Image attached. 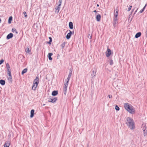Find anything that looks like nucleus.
Segmentation results:
<instances>
[{
	"label": "nucleus",
	"instance_id": "nucleus-1",
	"mask_svg": "<svg viewBox=\"0 0 147 147\" xmlns=\"http://www.w3.org/2000/svg\"><path fill=\"white\" fill-rule=\"evenodd\" d=\"M126 124L131 129H134L135 128L134 123L133 119L130 117H128L126 119Z\"/></svg>",
	"mask_w": 147,
	"mask_h": 147
},
{
	"label": "nucleus",
	"instance_id": "nucleus-2",
	"mask_svg": "<svg viewBox=\"0 0 147 147\" xmlns=\"http://www.w3.org/2000/svg\"><path fill=\"white\" fill-rule=\"evenodd\" d=\"M124 107L127 111L130 113L133 114L135 113V111L132 108L131 105H129L128 103H126L124 104Z\"/></svg>",
	"mask_w": 147,
	"mask_h": 147
},
{
	"label": "nucleus",
	"instance_id": "nucleus-3",
	"mask_svg": "<svg viewBox=\"0 0 147 147\" xmlns=\"http://www.w3.org/2000/svg\"><path fill=\"white\" fill-rule=\"evenodd\" d=\"M39 79L38 76H37L33 81V85L32 86V90H35L37 87L39 82Z\"/></svg>",
	"mask_w": 147,
	"mask_h": 147
},
{
	"label": "nucleus",
	"instance_id": "nucleus-4",
	"mask_svg": "<svg viewBox=\"0 0 147 147\" xmlns=\"http://www.w3.org/2000/svg\"><path fill=\"white\" fill-rule=\"evenodd\" d=\"M106 55L107 57H109L110 56L111 54V50L108 48L107 51L105 52Z\"/></svg>",
	"mask_w": 147,
	"mask_h": 147
},
{
	"label": "nucleus",
	"instance_id": "nucleus-5",
	"mask_svg": "<svg viewBox=\"0 0 147 147\" xmlns=\"http://www.w3.org/2000/svg\"><path fill=\"white\" fill-rule=\"evenodd\" d=\"M30 47L29 46H28L26 47L25 49V51L26 53L30 54V53L31 52V50L30 49Z\"/></svg>",
	"mask_w": 147,
	"mask_h": 147
},
{
	"label": "nucleus",
	"instance_id": "nucleus-6",
	"mask_svg": "<svg viewBox=\"0 0 147 147\" xmlns=\"http://www.w3.org/2000/svg\"><path fill=\"white\" fill-rule=\"evenodd\" d=\"M57 100V98H54L53 99H52L51 98H48V101L49 102H50L52 103H54L56 102V101Z\"/></svg>",
	"mask_w": 147,
	"mask_h": 147
},
{
	"label": "nucleus",
	"instance_id": "nucleus-7",
	"mask_svg": "<svg viewBox=\"0 0 147 147\" xmlns=\"http://www.w3.org/2000/svg\"><path fill=\"white\" fill-rule=\"evenodd\" d=\"M13 34L12 33H10L7 36L6 38L7 39H9L12 38L13 37Z\"/></svg>",
	"mask_w": 147,
	"mask_h": 147
},
{
	"label": "nucleus",
	"instance_id": "nucleus-8",
	"mask_svg": "<svg viewBox=\"0 0 147 147\" xmlns=\"http://www.w3.org/2000/svg\"><path fill=\"white\" fill-rule=\"evenodd\" d=\"M10 144V143L9 141L6 142L4 145V147H9Z\"/></svg>",
	"mask_w": 147,
	"mask_h": 147
},
{
	"label": "nucleus",
	"instance_id": "nucleus-9",
	"mask_svg": "<svg viewBox=\"0 0 147 147\" xmlns=\"http://www.w3.org/2000/svg\"><path fill=\"white\" fill-rule=\"evenodd\" d=\"M101 19V16L99 14H98V15H97L96 16V19L97 21L98 22H99L100 21Z\"/></svg>",
	"mask_w": 147,
	"mask_h": 147
},
{
	"label": "nucleus",
	"instance_id": "nucleus-10",
	"mask_svg": "<svg viewBox=\"0 0 147 147\" xmlns=\"http://www.w3.org/2000/svg\"><path fill=\"white\" fill-rule=\"evenodd\" d=\"M34 109H32L30 112V117L31 118H32L33 117L34 114Z\"/></svg>",
	"mask_w": 147,
	"mask_h": 147
},
{
	"label": "nucleus",
	"instance_id": "nucleus-11",
	"mask_svg": "<svg viewBox=\"0 0 147 147\" xmlns=\"http://www.w3.org/2000/svg\"><path fill=\"white\" fill-rule=\"evenodd\" d=\"M58 94V91L54 90L53 91L52 93V95L53 96H56Z\"/></svg>",
	"mask_w": 147,
	"mask_h": 147
},
{
	"label": "nucleus",
	"instance_id": "nucleus-12",
	"mask_svg": "<svg viewBox=\"0 0 147 147\" xmlns=\"http://www.w3.org/2000/svg\"><path fill=\"white\" fill-rule=\"evenodd\" d=\"M53 55L52 53H49L48 54V57L49 59L50 60H52V58L51 57V56Z\"/></svg>",
	"mask_w": 147,
	"mask_h": 147
},
{
	"label": "nucleus",
	"instance_id": "nucleus-13",
	"mask_svg": "<svg viewBox=\"0 0 147 147\" xmlns=\"http://www.w3.org/2000/svg\"><path fill=\"white\" fill-rule=\"evenodd\" d=\"M141 35V33L140 32H138L135 35V37L137 38L139 37H140Z\"/></svg>",
	"mask_w": 147,
	"mask_h": 147
},
{
	"label": "nucleus",
	"instance_id": "nucleus-14",
	"mask_svg": "<svg viewBox=\"0 0 147 147\" xmlns=\"http://www.w3.org/2000/svg\"><path fill=\"white\" fill-rule=\"evenodd\" d=\"M69 27L70 29H72L73 28V25L72 22H70L69 23Z\"/></svg>",
	"mask_w": 147,
	"mask_h": 147
},
{
	"label": "nucleus",
	"instance_id": "nucleus-15",
	"mask_svg": "<svg viewBox=\"0 0 147 147\" xmlns=\"http://www.w3.org/2000/svg\"><path fill=\"white\" fill-rule=\"evenodd\" d=\"M96 75V71H93L92 72V74H91L92 78H93Z\"/></svg>",
	"mask_w": 147,
	"mask_h": 147
},
{
	"label": "nucleus",
	"instance_id": "nucleus-16",
	"mask_svg": "<svg viewBox=\"0 0 147 147\" xmlns=\"http://www.w3.org/2000/svg\"><path fill=\"white\" fill-rule=\"evenodd\" d=\"M0 84L2 85H4L5 84V81L3 80H0Z\"/></svg>",
	"mask_w": 147,
	"mask_h": 147
},
{
	"label": "nucleus",
	"instance_id": "nucleus-17",
	"mask_svg": "<svg viewBox=\"0 0 147 147\" xmlns=\"http://www.w3.org/2000/svg\"><path fill=\"white\" fill-rule=\"evenodd\" d=\"M12 20V17L11 16L8 19V23L9 24H10L11 23V21Z\"/></svg>",
	"mask_w": 147,
	"mask_h": 147
},
{
	"label": "nucleus",
	"instance_id": "nucleus-18",
	"mask_svg": "<svg viewBox=\"0 0 147 147\" xmlns=\"http://www.w3.org/2000/svg\"><path fill=\"white\" fill-rule=\"evenodd\" d=\"M27 71V68L24 69L22 72V74L23 75Z\"/></svg>",
	"mask_w": 147,
	"mask_h": 147
},
{
	"label": "nucleus",
	"instance_id": "nucleus-19",
	"mask_svg": "<svg viewBox=\"0 0 147 147\" xmlns=\"http://www.w3.org/2000/svg\"><path fill=\"white\" fill-rule=\"evenodd\" d=\"M6 67L7 68V71H9L10 70V67L9 64L8 63H7L6 64Z\"/></svg>",
	"mask_w": 147,
	"mask_h": 147
},
{
	"label": "nucleus",
	"instance_id": "nucleus-20",
	"mask_svg": "<svg viewBox=\"0 0 147 147\" xmlns=\"http://www.w3.org/2000/svg\"><path fill=\"white\" fill-rule=\"evenodd\" d=\"M71 35H70V34H69L68 33L67 34V35L66 36V38L67 39H69L71 37Z\"/></svg>",
	"mask_w": 147,
	"mask_h": 147
},
{
	"label": "nucleus",
	"instance_id": "nucleus-21",
	"mask_svg": "<svg viewBox=\"0 0 147 147\" xmlns=\"http://www.w3.org/2000/svg\"><path fill=\"white\" fill-rule=\"evenodd\" d=\"M146 5V4L145 5V6L140 11L139 13H141L144 11Z\"/></svg>",
	"mask_w": 147,
	"mask_h": 147
},
{
	"label": "nucleus",
	"instance_id": "nucleus-22",
	"mask_svg": "<svg viewBox=\"0 0 147 147\" xmlns=\"http://www.w3.org/2000/svg\"><path fill=\"white\" fill-rule=\"evenodd\" d=\"M8 79L10 82H12V76H9V77L8 78Z\"/></svg>",
	"mask_w": 147,
	"mask_h": 147
},
{
	"label": "nucleus",
	"instance_id": "nucleus-23",
	"mask_svg": "<svg viewBox=\"0 0 147 147\" xmlns=\"http://www.w3.org/2000/svg\"><path fill=\"white\" fill-rule=\"evenodd\" d=\"M65 42H64L63 43H62L61 45V47H62V49H63L65 46Z\"/></svg>",
	"mask_w": 147,
	"mask_h": 147
},
{
	"label": "nucleus",
	"instance_id": "nucleus-24",
	"mask_svg": "<svg viewBox=\"0 0 147 147\" xmlns=\"http://www.w3.org/2000/svg\"><path fill=\"white\" fill-rule=\"evenodd\" d=\"M68 83H67V82L66 83H65L64 84V88H67L68 86Z\"/></svg>",
	"mask_w": 147,
	"mask_h": 147
},
{
	"label": "nucleus",
	"instance_id": "nucleus-25",
	"mask_svg": "<svg viewBox=\"0 0 147 147\" xmlns=\"http://www.w3.org/2000/svg\"><path fill=\"white\" fill-rule=\"evenodd\" d=\"M12 31L13 32H14L16 33H18V32L16 31V30L14 28H13L12 29Z\"/></svg>",
	"mask_w": 147,
	"mask_h": 147
},
{
	"label": "nucleus",
	"instance_id": "nucleus-26",
	"mask_svg": "<svg viewBox=\"0 0 147 147\" xmlns=\"http://www.w3.org/2000/svg\"><path fill=\"white\" fill-rule=\"evenodd\" d=\"M49 39L50 40L49 42H48V43L49 44H51V42L52 41V38L51 37H49Z\"/></svg>",
	"mask_w": 147,
	"mask_h": 147
},
{
	"label": "nucleus",
	"instance_id": "nucleus-27",
	"mask_svg": "<svg viewBox=\"0 0 147 147\" xmlns=\"http://www.w3.org/2000/svg\"><path fill=\"white\" fill-rule=\"evenodd\" d=\"M67 88H63V92L64 94L65 95L67 92Z\"/></svg>",
	"mask_w": 147,
	"mask_h": 147
},
{
	"label": "nucleus",
	"instance_id": "nucleus-28",
	"mask_svg": "<svg viewBox=\"0 0 147 147\" xmlns=\"http://www.w3.org/2000/svg\"><path fill=\"white\" fill-rule=\"evenodd\" d=\"M71 77H68L66 80H65V81H66V82L67 83H68L69 81V80L70 78Z\"/></svg>",
	"mask_w": 147,
	"mask_h": 147
},
{
	"label": "nucleus",
	"instance_id": "nucleus-29",
	"mask_svg": "<svg viewBox=\"0 0 147 147\" xmlns=\"http://www.w3.org/2000/svg\"><path fill=\"white\" fill-rule=\"evenodd\" d=\"M118 12L116 11L115 12H114V16L116 17H117L118 16Z\"/></svg>",
	"mask_w": 147,
	"mask_h": 147
},
{
	"label": "nucleus",
	"instance_id": "nucleus-30",
	"mask_svg": "<svg viewBox=\"0 0 147 147\" xmlns=\"http://www.w3.org/2000/svg\"><path fill=\"white\" fill-rule=\"evenodd\" d=\"M115 109L117 110V111H119V107L117 106V105H116L115 107Z\"/></svg>",
	"mask_w": 147,
	"mask_h": 147
},
{
	"label": "nucleus",
	"instance_id": "nucleus-31",
	"mask_svg": "<svg viewBox=\"0 0 147 147\" xmlns=\"http://www.w3.org/2000/svg\"><path fill=\"white\" fill-rule=\"evenodd\" d=\"M7 71L8 72V74L9 75V76H11L10 70H9V71Z\"/></svg>",
	"mask_w": 147,
	"mask_h": 147
},
{
	"label": "nucleus",
	"instance_id": "nucleus-32",
	"mask_svg": "<svg viewBox=\"0 0 147 147\" xmlns=\"http://www.w3.org/2000/svg\"><path fill=\"white\" fill-rule=\"evenodd\" d=\"M117 21H114L113 22V26H114V27H115V25L116 24H117Z\"/></svg>",
	"mask_w": 147,
	"mask_h": 147
},
{
	"label": "nucleus",
	"instance_id": "nucleus-33",
	"mask_svg": "<svg viewBox=\"0 0 147 147\" xmlns=\"http://www.w3.org/2000/svg\"><path fill=\"white\" fill-rule=\"evenodd\" d=\"M110 65H112L113 63V61L111 59L109 62Z\"/></svg>",
	"mask_w": 147,
	"mask_h": 147
},
{
	"label": "nucleus",
	"instance_id": "nucleus-34",
	"mask_svg": "<svg viewBox=\"0 0 147 147\" xmlns=\"http://www.w3.org/2000/svg\"><path fill=\"white\" fill-rule=\"evenodd\" d=\"M117 17H115L114 16V19H113V21H117Z\"/></svg>",
	"mask_w": 147,
	"mask_h": 147
},
{
	"label": "nucleus",
	"instance_id": "nucleus-35",
	"mask_svg": "<svg viewBox=\"0 0 147 147\" xmlns=\"http://www.w3.org/2000/svg\"><path fill=\"white\" fill-rule=\"evenodd\" d=\"M24 15V17H27V15L26 14V12L24 11L23 13Z\"/></svg>",
	"mask_w": 147,
	"mask_h": 147
},
{
	"label": "nucleus",
	"instance_id": "nucleus-36",
	"mask_svg": "<svg viewBox=\"0 0 147 147\" xmlns=\"http://www.w3.org/2000/svg\"><path fill=\"white\" fill-rule=\"evenodd\" d=\"M132 7V6H129V7L128 8V9L127 10L128 11H129L131 9V7Z\"/></svg>",
	"mask_w": 147,
	"mask_h": 147
},
{
	"label": "nucleus",
	"instance_id": "nucleus-37",
	"mask_svg": "<svg viewBox=\"0 0 147 147\" xmlns=\"http://www.w3.org/2000/svg\"><path fill=\"white\" fill-rule=\"evenodd\" d=\"M55 9L56 10L55 11V13H58L59 12V11L58 10H57V9L56 8H55Z\"/></svg>",
	"mask_w": 147,
	"mask_h": 147
},
{
	"label": "nucleus",
	"instance_id": "nucleus-38",
	"mask_svg": "<svg viewBox=\"0 0 147 147\" xmlns=\"http://www.w3.org/2000/svg\"><path fill=\"white\" fill-rule=\"evenodd\" d=\"M4 62L3 59H1L0 61V65L2 64Z\"/></svg>",
	"mask_w": 147,
	"mask_h": 147
},
{
	"label": "nucleus",
	"instance_id": "nucleus-39",
	"mask_svg": "<svg viewBox=\"0 0 147 147\" xmlns=\"http://www.w3.org/2000/svg\"><path fill=\"white\" fill-rule=\"evenodd\" d=\"M88 38H89L90 39H91L92 38L91 35L90 34H88Z\"/></svg>",
	"mask_w": 147,
	"mask_h": 147
},
{
	"label": "nucleus",
	"instance_id": "nucleus-40",
	"mask_svg": "<svg viewBox=\"0 0 147 147\" xmlns=\"http://www.w3.org/2000/svg\"><path fill=\"white\" fill-rule=\"evenodd\" d=\"M56 97H55L54 96H49L48 98H51L52 99H53L54 98H55Z\"/></svg>",
	"mask_w": 147,
	"mask_h": 147
},
{
	"label": "nucleus",
	"instance_id": "nucleus-41",
	"mask_svg": "<svg viewBox=\"0 0 147 147\" xmlns=\"http://www.w3.org/2000/svg\"><path fill=\"white\" fill-rule=\"evenodd\" d=\"M115 11H116L118 12V11H119V9H118V7H117L115 9Z\"/></svg>",
	"mask_w": 147,
	"mask_h": 147
},
{
	"label": "nucleus",
	"instance_id": "nucleus-42",
	"mask_svg": "<svg viewBox=\"0 0 147 147\" xmlns=\"http://www.w3.org/2000/svg\"><path fill=\"white\" fill-rule=\"evenodd\" d=\"M55 8L57 9V10H58L59 11L60 9V7H56Z\"/></svg>",
	"mask_w": 147,
	"mask_h": 147
},
{
	"label": "nucleus",
	"instance_id": "nucleus-43",
	"mask_svg": "<svg viewBox=\"0 0 147 147\" xmlns=\"http://www.w3.org/2000/svg\"><path fill=\"white\" fill-rule=\"evenodd\" d=\"M138 9V8H137V9H136V10L135 11V12H134V15H135L136 13V12H137Z\"/></svg>",
	"mask_w": 147,
	"mask_h": 147
},
{
	"label": "nucleus",
	"instance_id": "nucleus-44",
	"mask_svg": "<svg viewBox=\"0 0 147 147\" xmlns=\"http://www.w3.org/2000/svg\"><path fill=\"white\" fill-rule=\"evenodd\" d=\"M71 74H72L69 73L68 76L71 77Z\"/></svg>",
	"mask_w": 147,
	"mask_h": 147
},
{
	"label": "nucleus",
	"instance_id": "nucleus-45",
	"mask_svg": "<svg viewBox=\"0 0 147 147\" xmlns=\"http://www.w3.org/2000/svg\"><path fill=\"white\" fill-rule=\"evenodd\" d=\"M62 0H59V3H61V4L62 3Z\"/></svg>",
	"mask_w": 147,
	"mask_h": 147
},
{
	"label": "nucleus",
	"instance_id": "nucleus-46",
	"mask_svg": "<svg viewBox=\"0 0 147 147\" xmlns=\"http://www.w3.org/2000/svg\"><path fill=\"white\" fill-rule=\"evenodd\" d=\"M72 69H69V73L72 74Z\"/></svg>",
	"mask_w": 147,
	"mask_h": 147
},
{
	"label": "nucleus",
	"instance_id": "nucleus-47",
	"mask_svg": "<svg viewBox=\"0 0 147 147\" xmlns=\"http://www.w3.org/2000/svg\"><path fill=\"white\" fill-rule=\"evenodd\" d=\"M108 97L109 98H111L112 97V96L111 95H108Z\"/></svg>",
	"mask_w": 147,
	"mask_h": 147
},
{
	"label": "nucleus",
	"instance_id": "nucleus-48",
	"mask_svg": "<svg viewBox=\"0 0 147 147\" xmlns=\"http://www.w3.org/2000/svg\"><path fill=\"white\" fill-rule=\"evenodd\" d=\"M69 33H68L70 34V35H71V34H72V32L70 30H69Z\"/></svg>",
	"mask_w": 147,
	"mask_h": 147
},
{
	"label": "nucleus",
	"instance_id": "nucleus-49",
	"mask_svg": "<svg viewBox=\"0 0 147 147\" xmlns=\"http://www.w3.org/2000/svg\"><path fill=\"white\" fill-rule=\"evenodd\" d=\"M145 34L146 36V37H147V30L146 29V31L145 32Z\"/></svg>",
	"mask_w": 147,
	"mask_h": 147
},
{
	"label": "nucleus",
	"instance_id": "nucleus-50",
	"mask_svg": "<svg viewBox=\"0 0 147 147\" xmlns=\"http://www.w3.org/2000/svg\"><path fill=\"white\" fill-rule=\"evenodd\" d=\"M61 3H59L57 7H60V6H61Z\"/></svg>",
	"mask_w": 147,
	"mask_h": 147
},
{
	"label": "nucleus",
	"instance_id": "nucleus-51",
	"mask_svg": "<svg viewBox=\"0 0 147 147\" xmlns=\"http://www.w3.org/2000/svg\"><path fill=\"white\" fill-rule=\"evenodd\" d=\"M97 12V11L96 10H94V11H93V12H95V13H96Z\"/></svg>",
	"mask_w": 147,
	"mask_h": 147
},
{
	"label": "nucleus",
	"instance_id": "nucleus-52",
	"mask_svg": "<svg viewBox=\"0 0 147 147\" xmlns=\"http://www.w3.org/2000/svg\"><path fill=\"white\" fill-rule=\"evenodd\" d=\"M97 7H99V5L98 4H97Z\"/></svg>",
	"mask_w": 147,
	"mask_h": 147
},
{
	"label": "nucleus",
	"instance_id": "nucleus-53",
	"mask_svg": "<svg viewBox=\"0 0 147 147\" xmlns=\"http://www.w3.org/2000/svg\"><path fill=\"white\" fill-rule=\"evenodd\" d=\"M1 19L0 18V23L1 22Z\"/></svg>",
	"mask_w": 147,
	"mask_h": 147
},
{
	"label": "nucleus",
	"instance_id": "nucleus-54",
	"mask_svg": "<svg viewBox=\"0 0 147 147\" xmlns=\"http://www.w3.org/2000/svg\"><path fill=\"white\" fill-rule=\"evenodd\" d=\"M45 104H43V106H45Z\"/></svg>",
	"mask_w": 147,
	"mask_h": 147
},
{
	"label": "nucleus",
	"instance_id": "nucleus-55",
	"mask_svg": "<svg viewBox=\"0 0 147 147\" xmlns=\"http://www.w3.org/2000/svg\"><path fill=\"white\" fill-rule=\"evenodd\" d=\"M134 9H135V8H134V9H133L132 11H133L134 10Z\"/></svg>",
	"mask_w": 147,
	"mask_h": 147
}]
</instances>
